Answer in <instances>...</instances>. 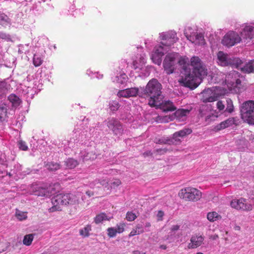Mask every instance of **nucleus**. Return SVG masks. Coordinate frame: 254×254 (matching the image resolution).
<instances>
[{
  "label": "nucleus",
  "mask_w": 254,
  "mask_h": 254,
  "mask_svg": "<svg viewBox=\"0 0 254 254\" xmlns=\"http://www.w3.org/2000/svg\"><path fill=\"white\" fill-rule=\"evenodd\" d=\"M241 34L242 40L247 43V40H250L254 38V27L250 25L246 26Z\"/></svg>",
  "instance_id": "17"
},
{
  "label": "nucleus",
  "mask_w": 254,
  "mask_h": 254,
  "mask_svg": "<svg viewBox=\"0 0 254 254\" xmlns=\"http://www.w3.org/2000/svg\"><path fill=\"white\" fill-rule=\"evenodd\" d=\"M8 99L10 102L13 106L17 107L19 106L20 104L21 101L19 98L15 95V94H10L8 97Z\"/></svg>",
  "instance_id": "30"
},
{
  "label": "nucleus",
  "mask_w": 254,
  "mask_h": 254,
  "mask_svg": "<svg viewBox=\"0 0 254 254\" xmlns=\"http://www.w3.org/2000/svg\"><path fill=\"white\" fill-rule=\"evenodd\" d=\"M151 226V224L150 222H146L144 227L145 228H148Z\"/></svg>",
  "instance_id": "58"
},
{
  "label": "nucleus",
  "mask_w": 254,
  "mask_h": 254,
  "mask_svg": "<svg viewBox=\"0 0 254 254\" xmlns=\"http://www.w3.org/2000/svg\"><path fill=\"white\" fill-rule=\"evenodd\" d=\"M220 74L222 76V78L220 80H222L223 83L225 82L231 90L240 88L241 80L239 78V73L238 72L232 70L227 75L222 72H220Z\"/></svg>",
  "instance_id": "6"
},
{
  "label": "nucleus",
  "mask_w": 254,
  "mask_h": 254,
  "mask_svg": "<svg viewBox=\"0 0 254 254\" xmlns=\"http://www.w3.org/2000/svg\"><path fill=\"white\" fill-rule=\"evenodd\" d=\"M91 72H92L90 70H87V74H88V75H90V73H91Z\"/></svg>",
  "instance_id": "62"
},
{
  "label": "nucleus",
  "mask_w": 254,
  "mask_h": 254,
  "mask_svg": "<svg viewBox=\"0 0 254 254\" xmlns=\"http://www.w3.org/2000/svg\"><path fill=\"white\" fill-rule=\"evenodd\" d=\"M237 68L240 69L244 73H254V59L249 61L244 65L241 60V63H240L239 65L237 66Z\"/></svg>",
  "instance_id": "20"
},
{
  "label": "nucleus",
  "mask_w": 254,
  "mask_h": 254,
  "mask_svg": "<svg viewBox=\"0 0 254 254\" xmlns=\"http://www.w3.org/2000/svg\"><path fill=\"white\" fill-rule=\"evenodd\" d=\"M242 119L249 124L254 125V101L244 103L241 107Z\"/></svg>",
  "instance_id": "5"
},
{
  "label": "nucleus",
  "mask_w": 254,
  "mask_h": 254,
  "mask_svg": "<svg viewBox=\"0 0 254 254\" xmlns=\"http://www.w3.org/2000/svg\"><path fill=\"white\" fill-rule=\"evenodd\" d=\"M236 118H230L227 120L221 122L220 124H218L214 127V129L216 131H219L229 127L232 126L233 125L237 124Z\"/></svg>",
  "instance_id": "21"
},
{
  "label": "nucleus",
  "mask_w": 254,
  "mask_h": 254,
  "mask_svg": "<svg viewBox=\"0 0 254 254\" xmlns=\"http://www.w3.org/2000/svg\"><path fill=\"white\" fill-rule=\"evenodd\" d=\"M7 118V106L5 104L1 105L0 106V121H6Z\"/></svg>",
  "instance_id": "27"
},
{
  "label": "nucleus",
  "mask_w": 254,
  "mask_h": 254,
  "mask_svg": "<svg viewBox=\"0 0 254 254\" xmlns=\"http://www.w3.org/2000/svg\"><path fill=\"white\" fill-rule=\"evenodd\" d=\"M116 81L117 82L123 84L127 81V76L125 74H121L119 76H116Z\"/></svg>",
  "instance_id": "45"
},
{
  "label": "nucleus",
  "mask_w": 254,
  "mask_h": 254,
  "mask_svg": "<svg viewBox=\"0 0 254 254\" xmlns=\"http://www.w3.org/2000/svg\"><path fill=\"white\" fill-rule=\"evenodd\" d=\"M207 217L210 221L214 222L220 218L221 216L217 212L213 211L209 212L207 214Z\"/></svg>",
  "instance_id": "34"
},
{
  "label": "nucleus",
  "mask_w": 254,
  "mask_h": 254,
  "mask_svg": "<svg viewBox=\"0 0 254 254\" xmlns=\"http://www.w3.org/2000/svg\"><path fill=\"white\" fill-rule=\"evenodd\" d=\"M159 105L153 106L157 108H160L164 112H172L176 110V107L174 105L173 103L169 100L162 101L160 100Z\"/></svg>",
  "instance_id": "19"
},
{
  "label": "nucleus",
  "mask_w": 254,
  "mask_h": 254,
  "mask_svg": "<svg viewBox=\"0 0 254 254\" xmlns=\"http://www.w3.org/2000/svg\"><path fill=\"white\" fill-rule=\"evenodd\" d=\"M160 248L163 250H166L167 249V247L166 245H162L160 246Z\"/></svg>",
  "instance_id": "60"
},
{
  "label": "nucleus",
  "mask_w": 254,
  "mask_h": 254,
  "mask_svg": "<svg viewBox=\"0 0 254 254\" xmlns=\"http://www.w3.org/2000/svg\"><path fill=\"white\" fill-rule=\"evenodd\" d=\"M160 39L162 40L161 42V46L164 47H170L175 43L178 38L177 37V33L173 31L160 33Z\"/></svg>",
  "instance_id": "9"
},
{
  "label": "nucleus",
  "mask_w": 254,
  "mask_h": 254,
  "mask_svg": "<svg viewBox=\"0 0 254 254\" xmlns=\"http://www.w3.org/2000/svg\"><path fill=\"white\" fill-rule=\"evenodd\" d=\"M168 149L166 148H157L155 150V152L160 154H164L167 151Z\"/></svg>",
  "instance_id": "52"
},
{
  "label": "nucleus",
  "mask_w": 254,
  "mask_h": 254,
  "mask_svg": "<svg viewBox=\"0 0 254 254\" xmlns=\"http://www.w3.org/2000/svg\"><path fill=\"white\" fill-rule=\"evenodd\" d=\"M192 38L193 40H190V41L192 43H194L195 45H203L205 43L204 36L201 33L194 34Z\"/></svg>",
  "instance_id": "24"
},
{
  "label": "nucleus",
  "mask_w": 254,
  "mask_h": 254,
  "mask_svg": "<svg viewBox=\"0 0 254 254\" xmlns=\"http://www.w3.org/2000/svg\"><path fill=\"white\" fill-rule=\"evenodd\" d=\"M86 193L89 196L93 195V193H91L90 191H86Z\"/></svg>",
  "instance_id": "61"
},
{
  "label": "nucleus",
  "mask_w": 254,
  "mask_h": 254,
  "mask_svg": "<svg viewBox=\"0 0 254 254\" xmlns=\"http://www.w3.org/2000/svg\"><path fill=\"white\" fill-rule=\"evenodd\" d=\"M196 254H203L202 253L199 252V253H197Z\"/></svg>",
  "instance_id": "63"
},
{
  "label": "nucleus",
  "mask_w": 254,
  "mask_h": 254,
  "mask_svg": "<svg viewBox=\"0 0 254 254\" xmlns=\"http://www.w3.org/2000/svg\"><path fill=\"white\" fill-rule=\"evenodd\" d=\"M190 110L180 109L175 113V116L179 120H184V118L190 113Z\"/></svg>",
  "instance_id": "25"
},
{
  "label": "nucleus",
  "mask_w": 254,
  "mask_h": 254,
  "mask_svg": "<svg viewBox=\"0 0 254 254\" xmlns=\"http://www.w3.org/2000/svg\"><path fill=\"white\" fill-rule=\"evenodd\" d=\"M226 108L224 110V112H227L231 113L234 111V106L232 100L230 98H228L226 100Z\"/></svg>",
  "instance_id": "33"
},
{
  "label": "nucleus",
  "mask_w": 254,
  "mask_h": 254,
  "mask_svg": "<svg viewBox=\"0 0 254 254\" xmlns=\"http://www.w3.org/2000/svg\"><path fill=\"white\" fill-rule=\"evenodd\" d=\"M107 126L115 135L120 136L123 133L124 129L121 123L115 118L109 119L107 123Z\"/></svg>",
  "instance_id": "12"
},
{
  "label": "nucleus",
  "mask_w": 254,
  "mask_h": 254,
  "mask_svg": "<svg viewBox=\"0 0 254 254\" xmlns=\"http://www.w3.org/2000/svg\"><path fill=\"white\" fill-rule=\"evenodd\" d=\"M78 162L72 158L66 159L64 161V165L67 169H73L78 165Z\"/></svg>",
  "instance_id": "26"
},
{
  "label": "nucleus",
  "mask_w": 254,
  "mask_h": 254,
  "mask_svg": "<svg viewBox=\"0 0 254 254\" xmlns=\"http://www.w3.org/2000/svg\"><path fill=\"white\" fill-rule=\"evenodd\" d=\"M107 231L108 232V236L111 238L115 237L117 233L116 229H115L114 228H112V227L109 228L108 229Z\"/></svg>",
  "instance_id": "50"
},
{
  "label": "nucleus",
  "mask_w": 254,
  "mask_h": 254,
  "mask_svg": "<svg viewBox=\"0 0 254 254\" xmlns=\"http://www.w3.org/2000/svg\"><path fill=\"white\" fill-rule=\"evenodd\" d=\"M179 195L186 200L196 201L201 197V192L195 188L188 187L182 189Z\"/></svg>",
  "instance_id": "8"
},
{
  "label": "nucleus",
  "mask_w": 254,
  "mask_h": 254,
  "mask_svg": "<svg viewBox=\"0 0 254 254\" xmlns=\"http://www.w3.org/2000/svg\"><path fill=\"white\" fill-rule=\"evenodd\" d=\"M15 216L16 218L20 221L24 220L27 218V216L25 213L18 210H16Z\"/></svg>",
  "instance_id": "43"
},
{
  "label": "nucleus",
  "mask_w": 254,
  "mask_h": 254,
  "mask_svg": "<svg viewBox=\"0 0 254 254\" xmlns=\"http://www.w3.org/2000/svg\"><path fill=\"white\" fill-rule=\"evenodd\" d=\"M192 132V130L190 128H184L182 130L175 132L173 134L172 139L173 140L174 144H178L181 142L179 137H184Z\"/></svg>",
  "instance_id": "16"
},
{
  "label": "nucleus",
  "mask_w": 254,
  "mask_h": 254,
  "mask_svg": "<svg viewBox=\"0 0 254 254\" xmlns=\"http://www.w3.org/2000/svg\"><path fill=\"white\" fill-rule=\"evenodd\" d=\"M242 41L241 37L239 34L234 31H230L223 37L222 43L228 47H232Z\"/></svg>",
  "instance_id": "10"
},
{
  "label": "nucleus",
  "mask_w": 254,
  "mask_h": 254,
  "mask_svg": "<svg viewBox=\"0 0 254 254\" xmlns=\"http://www.w3.org/2000/svg\"><path fill=\"white\" fill-rule=\"evenodd\" d=\"M31 191L34 194L37 196L48 197L51 195L47 189L37 185H33L31 187Z\"/></svg>",
  "instance_id": "18"
},
{
  "label": "nucleus",
  "mask_w": 254,
  "mask_h": 254,
  "mask_svg": "<svg viewBox=\"0 0 254 254\" xmlns=\"http://www.w3.org/2000/svg\"><path fill=\"white\" fill-rule=\"evenodd\" d=\"M156 143L159 144H174L173 140L171 139L162 138L159 139L158 141H156Z\"/></svg>",
  "instance_id": "44"
},
{
  "label": "nucleus",
  "mask_w": 254,
  "mask_h": 254,
  "mask_svg": "<svg viewBox=\"0 0 254 254\" xmlns=\"http://www.w3.org/2000/svg\"><path fill=\"white\" fill-rule=\"evenodd\" d=\"M109 109L111 111H117L120 107L119 102L116 101H112L109 104Z\"/></svg>",
  "instance_id": "39"
},
{
  "label": "nucleus",
  "mask_w": 254,
  "mask_h": 254,
  "mask_svg": "<svg viewBox=\"0 0 254 254\" xmlns=\"http://www.w3.org/2000/svg\"><path fill=\"white\" fill-rule=\"evenodd\" d=\"M162 85L155 78L150 80L145 88H141L142 96L149 98L148 104L150 106L159 105L160 100L163 99L162 95Z\"/></svg>",
  "instance_id": "3"
},
{
  "label": "nucleus",
  "mask_w": 254,
  "mask_h": 254,
  "mask_svg": "<svg viewBox=\"0 0 254 254\" xmlns=\"http://www.w3.org/2000/svg\"><path fill=\"white\" fill-rule=\"evenodd\" d=\"M108 183L106 180H95L90 184V186L92 188L96 187L97 188L100 187L101 186H104L107 184Z\"/></svg>",
  "instance_id": "35"
},
{
  "label": "nucleus",
  "mask_w": 254,
  "mask_h": 254,
  "mask_svg": "<svg viewBox=\"0 0 254 254\" xmlns=\"http://www.w3.org/2000/svg\"><path fill=\"white\" fill-rule=\"evenodd\" d=\"M135 230H137V233L140 234L143 233L144 232V230L143 229L142 226L141 224H138L136 227Z\"/></svg>",
  "instance_id": "54"
},
{
  "label": "nucleus",
  "mask_w": 254,
  "mask_h": 254,
  "mask_svg": "<svg viewBox=\"0 0 254 254\" xmlns=\"http://www.w3.org/2000/svg\"><path fill=\"white\" fill-rule=\"evenodd\" d=\"M206 108V106H202L200 108V109L199 110V115L201 117H202L203 116H204V115L206 114L205 113H203V111L204 110H205Z\"/></svg>",
  "instance_id": "55"
},
{
  "label": "nucleus",
  "mask_w": 254,
  "mask_h": 254,
  "mask_svg": "<svg viewBox=\"0 0 254 254\" xmlns=\"http://www.w3.org/2000/svg\"><path fill=\"white\" fill-rule=\"evenodd\" d=\"M179 228H180L179 225H173L171 227V231H176L178 230L179 229Z\"/></svg>",
  "instance_id": "57"
},
{
  "label": "nucleus",
  "mask_w": 254,
  "mask_h": 254,
  "mask_svg": "<svg viewBox=\"0 0 254 254\" xmlns=\"http://www.w3.org/2000/svg\"><path fill=\"white\" fill-rule=\"evenodd\" d=\"M91 230V226L87 225L83 229L80 230V235L83 237H88L89 235V232Z\"/></svg>",
  "instance_id": "40"
},
{
  "label": "nucleus",
  "mask_w": 254,
  "mask_h": 254,
  "mask_svg": "<svg viewBox=\"0 0 254 254\" xmlns=\"http://www.w3.org/2000/svg\"><path fill=\"white\" fill-rule=\"evenodd\" d=\"M34 235L32 234L26 235L24 236L23 243L26 246H30L33 240Z\"/></svg>",
  "instance_id": "38"
},
{
  "label": "nucleus",
  "mask_w": 254,
  "mask_h": 254,
  "mask_svg": "<svg viewBox=\"0 0 254 254\" xmlns=\"http://www.w3.org/2000/svg\"><path fill=\"white\" fill-rule=\"evenodd\" d=\"M166 51L167 49L162 46H156L151 56L153 62L155 64L160 65L162 62V57Z\"/></svg>",
  "instance_id": "13"
},
{
  "label": "nucleus",
  "mask_w": 254,
  "mask_h": 254,
  "mask_svg": "<svg viewBox=\"0 0 254 254\" xmlns=\"http://www.w3.org/2000/svg\"><path fill=\"white\" fill-rule=\"evenodd\" d=\"M202 94L203 96L202 101L203 102H212L216 100V97L215 96L211 95L212 94V92L210 89L204 90Z\"/></svg>",
  "instance_id": "23"
},
{
  "label": "nucleus",
  "mask_w": 254,
  "mask_h": 254,
  "mask_svg": "<svg viewBox=\"0 0 254 254\" xmlns=\"http://www.w3.org/2000/svg\"><path fill=\"white\" fill-rule=\"evenodd\" d=\"M190 71L189 80L183 82V86L191 89L196 88L201 81V77L207 74V69L201 59L197 56H193L188 62L186 66Z\"/></svg>",
  "instance_id": "2"
},
{
  "label": "nucleus",
  "mask_w": 254,
  "mask_h": 254,
  "mask_svg": "<svg viewBox=\"0 0 254 254\" xmlns=\"http://www.w3.org/2000/svg\"><path fill=\"white\" fill-rule=\"evenodd\" d=\"M0 39L7 42L12 41L10 35L3 32H0Z\"/></svg>",
  "instance_id": "42"
},
{
  "label": "nucleus",
  "mask_w": 254,
  "mask_h": 254,
  "mask_svg": "<svg viewBox=\"0 0 254 254\" xmlns=\"http://www.w3.org/2000/svg\"><path fill=\"white\" fill-rule=\"evenodd\" d=\"M125 225L124 223H120L119 225H117V227L115 228L116 229L117 232L118 233L123 232L124 231Z\"/></svg>",
  "instance_id": "51"
},
{
  "label": "nucleus",
  "mask_w": 254,
  "mask_h": 254,
  "mask_svg": "<svg viewBox=\"0 0 254 254\" xmlns=\"http://www.w3.org/2000/svg\"><path fill=\"white\" fill-rule=\"evenodd\" d=\"M145 62V59L144 55L140 56L139 63L137 61L133 62V68L134 69H141L142 68L143 65Z\"/></svg>",
  "instance_id": "31"
},
{
  "label": "nucleus",
  "mask_w": 254,
  "mask_h": 254,
  "mask_svg": "<svg viewBox=\"0 0 254 254\" xmlns=\"http://www.w3.org/2000/svg\"><path fill=\"white\" fill-rule=\"evenodd\" d=\"M45 167L50 171H55L60 168V164L54 162H48L45 163Z\"/></svg>",
  "instance_id": "28"
},
{
  "label": "nucleus",
  "mask_w": 254,
  "mask_h": 254,
  "mask_svg": "<svg viewBox=\"0 0 254 254\" xmlns=\"http://www.w3.org/2000/svg\"><path fill=\"white\" fill-rule=\"evenodd\" d=\"M107 220H109V219L106 214L104 213L97 215L94 218V221L96 224H99Z\"/></svg>",
  "instance_id": "36"
},
{
  "label": "nucleus",
  "mask_w": 254,
  "mask_h": 254,
  "mask_svg": "<svg viewBox=\"0 0 254 254\" xmlns=\"http://www.w3.org/2000/svg\"><path fill=\"white\" fill-rule=\"evenodd\" d=\"M136 235H139V234L137 233V230H135V229H133L131 232L130 233H129V237H132V236H134Z\"/></svg>",
  "instance_id": "56"
},
{
  "label": "nucleus",
  "mask_w": 254,
  "mask_h": 254,
  "mask_svg": "<svg viewBox=\"0 0 254 254\" xmlns=\"http://www.w3.org/2000/svg\"><path fill=\"white\" fill-rule=\"evenodd\" d=\"M230 204L232 208L237 210L250 211L252 210L253 208L252 205L248 203L246 199L244 198L233 199Z\"/></svg>",
  "instance_id": "11"
},
{
  "label": "nucleus",
  "mask_w": 254,
  "mask_h": 254,
  "mask_svg": "<svg viewBox=\"0 0 254 254\" xmlns=\"http://www.w3.org/2000/svg\"><path fill=\"white\" fill-rule=\"evenodd\" d=\"M218 238V236L217 235H213V236L211 237V238L213 240H216Z\"/></svg>",
  "instance_id": "59"
},
{
  "label": "nucleus",
  "mask_w": 254,
  "mask_h": 254,
  "mask_svg": "<svg viewBox=\"0 0 254 254\" xmlns=\"http://www.w3.org/2000/svg\"><path fill=\"white\" fill-rule=\"evenodd\" d=\"M10 22V19L8 17L3 13L0 12V24L2 25H6Z\"/></svg>",
  "instance_id": "37"
},
{
  "label": "nucleus",
  "mask_w": 254,
  "mask_h": 254,
  "mask_svg": "<svg viewBox=\"0 0 254 254\" xmlns=\"http://www.w3.org/2000/svg\"><path fill=\"white\" fill-rule=\"evenodd\" d=\"M189 62V59L186 57H181L179 58L177 53H173L167 54L163 61V65L164 70L167 74L173 73L177 67V64L180 66L181 79L179 82L182 85L183 82H187L189 80L188 76L190 71L187 68V63Z\"/></svg>",
  "instance_id": "1"
},
{
  "label": "nucleus",
  "mask_w": 254,
  "mask_h": 254,
  "mask_svg": "<svg viewBox=\"0 0 254 254\" xmlns=\"http://www.w3.org/2000/svg\"><path fill=\"white\" fill-rule=\"evenodd\" d=\"M217 63L222 66L230 65L237 68L241 63V60L238 58L234 57L219 51L217 54Z\"/></svg>",
  "instance_id": "7"
},
{
  "label": "nucleus",
  "mask_w": 254,
  "mask_h": 254,
  "mask_svg": "<svg viewBox=\"0 0 254 254\" xmlns=\"http://www.w3.org/2000/svg\"><path fill=\"white\" fill-rule=\"evenodd\" d=\"M195 33L194 32L193 29L190 26L186 27L184 29V34L188 40H193L192 36Z\"/></svg>",
  "instance_id": "29"
},
{
  "label": "nucleus",
  "mask_w": 254,
  "mask_h": 254,
  "mask_svg": "<svg viewBox=\"0 0 254 254\" xmlns=\"http://www.w3.org/2000/svg\"><path fill=\"white\" fill-rule=\"evenodd\" d=\"M18 147L20 149L26 151L28 150V147L25 142L22 140H19L18 143Z\"/></svg>",
  "instance_id": "47"
},
{
  "label": "nucleus",
  "mask_w": 254,
  "mask_h": 254,
  "mask_svg": "<svg viewBox=\"0 0 254 254\" xmlns=\"http://www.w3.org/2000/svg\"><path fill=\"white\" fill-rule=\"evenodd\" d=\"M136 216L132 212H127L126 215L127 219L129 221H132L135 219Z\"/></svg>",
  "instance_id": "48"
},
{
  "label": "nucleus",
  "mask_w": 254,
  "mask_h": 254,
  "mask_svg": "<svg viewBox=\"0 0 254 254\" xmlns=\"http://www.w3.org/2000/svg\"><path fill=\"white\" fill-rule=\"evenodd\" d=\"M164 215V213L161 210H159L157 214V221H160L163 220V217Z\"/></svg>",
  "instance_id": "53"
},
{
  "label": "nucleus",
  "mask_w": 254,
  "mask_h": 254,
  "mask_svg": "<svg viewBox=\"0 0 254 254\" xmlns=\"http://www.w3.org/2000/svg\"><path fill=\"white\" fill-rule=\"evenodd\" d=\"M42 62L43 60L39 56L36 54L34 55L33 63L35 66L37 67L40 66L42 64Z\"/></svg>",
  "instance_id": "41"
},
{
  "label": "nucleus",
  "mask_w": 254,
  "mask_h": 254,
  "mask_svg": "<svg viewBox=\"0 0 254 254\" xmlns=\"http://www.w3.org/2000/svg\"><path fill=\"white\" fill-rule=\"evenodd\" d=\"M217 109L220 111H224L225 108V102L223 101H219L216 104Z\"/></svg>",
  "instance_id": "49"
},
{
  "label": "nucleus",
  "mask_w": 254,
  "mask_h": 254,
  "mask_svg": "<svg viewBox=\"0 0 254 254\" xmlns=\"http://www.w3.org/2000/svg\"><path fill=\"white\" fill-rule=\"evenodd\" d=\"M9 87L10 85L5 81H0V96L5 94Z\"/></svg>",
  "instance_id": "32"
},
{
  "label": "nucleus",
  "mask_w": 254,
  "mask_h": 254,
  "mask_svg": "<svg viewBox=\"0 0 254 254\" xmlns=\"http://www.w3.org/2000/svg\"><path fill=\"white\" fill-rule=\"evenodd\" d=\"M137 95L142 97V90L136 87L127 88L118 92V96L120 97L128 98L135 97Z\"/></svg>",
  "instance_id": "14"
},
{
  "label": "nucleus",
  "mask_w": 254,
  "mask_h": 254,
  "mask_svg": "<svg viewBox=\"0 0 254 254\" xmlns=\"http://www.w3.org/2000/svg\"><path fill=\"white\" fill-rule=\"evenodd\" d=\"M204 240L203 235L196 234L193 235L190 239V243H189L188 247L190 249H195L201 245Z\"/></svg>",
  "instance_id": "15"
},
{
  "label": "nucleus",
  "mask_w": 254,
  "mask_h": 254,
  "mask_svg": "<svg viewBox=\"0 0 254 254\" xmlns=\"http://www.w3.org/2000/svg\"><path fill=\"white\" fill-rule=\"evenodd\" d=\"M80 157L84 162L89 160H93L96 158V155L93 150H84L80 152Z\"/></svg>",
  "instance_id": "22"
},
{
  "label": "nucleus",
  "mask_w": 254,
  "mask_h": 254,
  "mask_svg": "<svg viewBox=\"0 0 254 254\" xmlns=\"http://www.w3.org/2000/svg\"><path fill=\"white\" fill-rule=\"evenodd\" d=\"M79 196L72 193L59 194L52 199V207L49 209L50 212L61 211L62 206L74 205L78 203Z\"/></svg>",
  "instance_id": "4"
},
{
  "label": "nucleus",
  "mask_w": 254,
  "mask_h": 254,
  "mask_svg": "<svg viewBox=\"0 0 254 254\" xmlns=\"http://www.w3.org/2000/svg\"><path fill=\"white\" fill-rule=\"evenodd\" d=\"M146 231L148 232V231H149V230H148V229H146L145 230Z\"/></svg>",
  "instance_id": "64"
},
{
  "label": "nucleus",
  "mask_w": 254,
  "mask_h": 254,
  "mask_svg": "<svg viewBox=\"0 0 254 254\" xmlns=\"http://www.w3.org/2000/svg\"><path fill=\"white\" fill-rule=\"evenodd\" d=\"M121 184V182L120 180L117 179H114L111 181L110 183L111 188H116V187L120 186Z\"/></svg>",
  "instance_id": "46"
}]
</instances>
